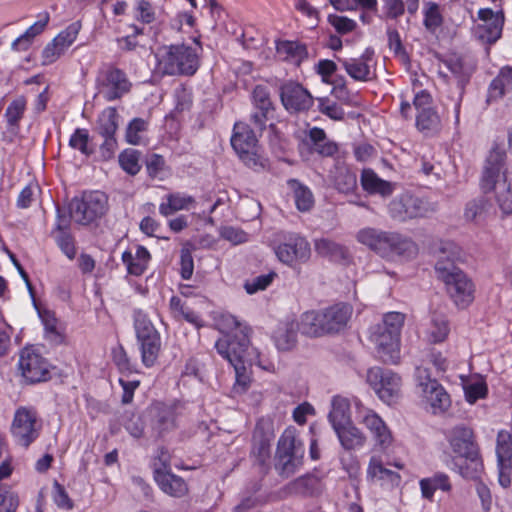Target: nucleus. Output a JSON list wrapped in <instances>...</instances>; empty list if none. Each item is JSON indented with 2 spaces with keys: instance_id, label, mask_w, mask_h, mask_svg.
Wrapping results in <instances>:
<instances>
[{
  "instance_id": "6e6d98bb",
  "label": "nucleus",
  "mask_w": 512,
  "mask_h": 512,
  "mask_svg": "<svg viewBox=\"0 0 512 512\" xmlns=\"http://www.w3.org/2000/svg\"><path fill=\"white\" fill-rule=\"evenodd\" d=\"M81 27V23L75 21L59 32L53 40L60 46V49L66 51L77 39Z\"/></svg>"
},
{
  "instance_id": "2f4dec72",
  "label": "nucleus",
  "mask_w": 512,
  "mask_h": 512,
  "mask_svg": "<svg viewBox=\"0 0 512 512\" xmlns=\"http://www.w3.org/2000/svg\"><path fill=\"white\" fill-rule=\"evenodd\" d=\"M360 184L362 189L370 195L389 197L395 190V185L380 178L371 168H364L361 171Z\"/></svg>"
},
{
  "instance_id": "e2e57ef3",
  "label": "nucleus",
  "mask_w": 512,
  "mask_h": 512,
  "mask_svg": "<svg viewBox=\"0 0 512 512\" xmlns=\"http://www.w3.org/2000/svg\"><path fill=\"white\" fill-rule=\"evenodd\" d=\"M489 201L484 196L469 201L466 205L464 216L467 220L475 221L481 217L488 209Z\"/></svg>"
},
{
  "instance_id": "4d7b16f0",
  "label": "nucleus",
  "mask_w": 512,
  "mask_h": 512,
  "mask_svg": "<svg viewBox=\"0 0 512 512\" xmlns=\"http://www.w3.org/2000/svg\"><path fill=\"white\" fill-rule=\"evenodd\" d=\"M327 22L339 35H347L357 28V22L354 19L334 13L327 16Z\"/></svg>"
},
{
  "instance_id": "4468645a",
  "label": "nucleus",
  "mask_w": 512,
  "mask_h": 512,
  "mask_svg": "<svg viewBox=\"0 0 512 512\" xmlns=\"http://www.w3.org/2000/svg\"><path fill=\"white\" fill-rule=\"evenodd\" d=\"M357 407V419L369 431L374 442V448L386 452L394 444V435L386 422L374 410L365 408L360 401H355Z\"/></svg>"
},
{
  "instance_id": "3c124183",
  "label": "nucleus",
  "mask_w": 512,
  "mask_h": 512,
  "mask_svg": "<svg viewBox=\"0 0 512 512\" xmlns=\"http://www.w3.org/2000/svg\"><path fill=\"white\" fill-rule=\"evenodd\" d=\"M495 190V201L502 217L512 215V186L510 182L499 183Z\"/></svg>"
},
{
  "instance_id": "09e8293b",
  "label": "nucleus",
  "mask_w": 512,
  "mask_h": 512,
  "mask_svg": "<svg viewBox=\"0 0 512 512\" xmlns=\"http://www.w3.org/2000/svg\"><path fill=\"white\" fill-rule=\"evenodd\" d=\"M444 22L440 5L433 1L425 3L423 10V25L429 32L434 33Z\"/></svg>"
},
{
  "instance_id": "f8f14e48",
  "label": "nucleus",
  "mask_w": 512,
  "mask_h": 512,
  "mask_svg": "<svg viewBox=\"0 0 512 512\" xmlns=\"http://www.w3.org/2000/svg\"><path fill=\"white\" fill-rule=\"evenodd\" d=\"M96 87L106 101L112 102L129 93L132 83L123 69L114 64H107L98 72Z\"/></svg>"
},
{
  "instance_id": "20e7f679",
  "label": "nucleus",
  "mask_w": 512,
  "mask_h": 512,
  "mask_svg": "<svg viewBox=\"0 0 512 512\" xmlns=\"http://www.w3.org/2000/svg\"><path fill=\"white\" fill-rule=\"evenodd\" d=\"M352 313V306L343 302L322 310L306 311L301 315L298 329L308 337L339 333L347 326Z\"/></svg>"
},
{
  "instance_id": "a211bd4d",
  "label": "nucleus",
  "mask_w": 512,
  "mask_h": 512,
  "mask_svg": "<svg viewBox=\"0 0 512 512\" xmlns=\"http://www.w3.org/2000/svg\"><path fill=\"white\" fill-rule=\"evenodd\" d=\"M506 157V151L497 144L489 151L480 179V188L483 193L487 194L494 190L500 179L502 183L508 182Z\"/></svg>"
},
{
  "instance_id": "c85d7f7f",
  "label": "nucleus",
  "mask_w": 512,
  "mask_h": 512,
  "mask_svg": "<svg viewBox=\"0 0 512 512\" xmlns=\"http://www.w3.org/2000/svg\"><path fill=\"white\" fill-rule=\"evenodd\" d=\"M333 188L342 194H353L357 190V175L353 169L340 158L335 163L328 175Z\"/></svg>"
},
{
  "instance_id": "f3484780",
  "label": "nucleus",
  "mask_w": 512,
  "mask_h": 512,
  "mask_svg": "<svg viewBox=\"0 0 512 512\" xmlns=\"http://www.w3.org/2000/svg\"><path fill=\"white\" fill-rule=\"evenodd\" d=\"M367 382L388 405L395 403L400 396L401 377L391 370L372 367L367 372Z\"/></svg>"
},
{
  "instance_id": "a18cd8bd",
  "label": "nucleus",
  "mask_w": 512,
  "mask_h": 512,
  "mask_svg": "<svg viewBox=\"0 0 512 512\" xmlns=\"http://www.w3.org/2000/svg\"><path fill=\"white\" fill-rule=\"evenodd\" d=\"M118 112L115 107L105 108L97 119V132L100 136H114L118 130Z\"/></svg>"
},
{
  "instance_id": "0e129e2a",
  "label": "nucleus",
  "mask_w": 512,
  "mask_h": 512,
  "mask_svg": "<svg viewBox=\"0 0 512 512\" xmlns=\"http://www.w3.org/2000/svg\"><path fill=\"white\" fill-rule=\"evenodd\" d=\"M465 399L468 403L474 404L479 399H484L488 395V386L485 381H477L468 384L464 388Z\"/></svg>"
},
{
  "instance_id": "e433bc0d",
  "label": "nucleus",
  "mask_w": 512,
  "mask_h": 512,
  "mask_svg": "<svg viewBox=\"0 0 512 512\" xmlns=\"http://www.w3.org/2000/svg\"><path fill=\"white\" fill-rule=\"evenodd\" d=\"M165 199L166 202L159 205V213L165 217L179 210H189L196 203L193 196L181 192L169 193Z\"/></svg>"
},
{
  "instance_id": "4c0bfd02",
  "label": "nucleus",
  "mask_w": 512,
  "mask_h": 512,
  "mask_svg": "<svg viewBox=\"0 0 512 512\" xmlns=\"http://www.w3.org/2000/svg\"><path fill=\"white\" fill-rule=\"evenodd\" d=\"M315 251L318 255L334 262H345L349 259L348 249L335 241L322 238L315 241Z\"/></svg>"
},
{
  "instance_id": "39448f33",
  "label": "nucleus",
  "mask_w": 512,
  "mask_h": 512,
  "mask_svg": "<svg viewBox=\"0 0 512 512\" xmlns=\"http://www.w3.org/2000/svg\"><path fill=\"white\" fill-rule=\"evenodd\" d=\"M155 57L157 68L164 75L192 76L200 66L196 49L186 44L159 47Z\"/></svg>"
},
{
  "instance_id": "de8ad7c7",
  "label": "nucleus",
  "mask_w": 512,
  "mask_h": 512,
  "mask_svg": "<svg viewBox=\"0 0 512 512\" xmlns=\"http://www.w3.org/2000/svg\"><path fill=\"white\" fill-rule=\"evenodd\" d=\"M288 184L293 189L297 209L301 212L310 211L314 206V196L310 188L296 179L289 180Z\"/></svg>"
},
{
  "instance_id": "f03ea898",
  "label": "nucleus",
  "mask_w": 512,
  "mask_h": 512,
  "mask_svg": "<svg viewBox=\"0 0 512 512\" xmlns=\"http://www.w3.org/2000/svg\"><path fill=\"white\" fill-rule=\"evenodd\" d=\"M461 249L454 242H444L435 264L438 278L444 282L447 293L460 308H467L474 301L475 286L472 280L455 263L460 260Z\"/></svg>"
},
{
  "instance_id": "37998d69",
  "label": "nucleus",
  "mask_w": 512,
  "mask_h": 512,
  "mask_svg": "<svg viewBox=\"0 0 512 512\" xmlns=\"http://www.w3.org/2000/svg\"><path fill=\"white\" fill-rule=\"evenodd\" d=\"M449 333L450 325L446 316L434 313L427 330L428 341L434 344L442 343L447 339Z\"/></svg>"
},
{
  "instance_id": "bf43d9fd",
  "label": "nucleus",
  "mask_w": 512,
  "mask_h": 512,
  "mask_svg": "<svg viewBox=\"0 0 512 512\" xmlns=\"http://www.w3.org/2000/svg\"><path fill=\"white\" fill-rule=\"evenodd\" d=\"M317 101L320 113L332 120L340 121L344 119L345 112L337 102L331 101L328 97L317 98Z\"/></svg>"
},
{
  "instance_id": "774afa93",
  "label": "nucleus",
  "mask_w": 512,
  "mask_h": 512,
  "mask_svg": "<svg viewBox=\"0 0 512 512\" xmlns=\"http://www.w3.org/2000/svg\"><path fill=\"white\" fill-rule=\"evenodd\" d=\"M19 507L17 493L0 486V512H16Z\"/></svg>"
},
{
  "instance_id": "5701e85b",
  "label": "nucleus",
  "mask_w": 512,
  "mask_h": 512,
  "mask_svg": "<svg viewBox=\"0 0 512 512\" xmlns=\"http://www.w3.org/2000/svg\"><path fill=\"white\" fill-rule=\"evenodd\" d=\"M280 99L284 108L291 113L308 111L314 104L310 92L295 81H287L281 85Z\"/></svg>"
},
{
  "instance_id": "603ef678",
  "label": "nucleus",
  "mask_w": 512,
  "mask_h": 512,
  "mask_svg": "<svg viewBox=\"0 0 512 512\" xmlns=\"http://www.w3.org/2000/svg\"><path fill=\"white\" fill-rule=\"evenodd\" d=\"M148 126V121L143 118H133L126 128V142L132 145H140L143 142V134L147 132Z\"/></svg>"
},
{
  "instance_id": "864d4df0",
  "label": "nucleus",
  "mask_w": 512,
  "mask_h": 512,
  "mask_svg": "<svg viewBox=\"0 0 512 512\" xmlns=\"http://www.w3.org/2000/svg\"><path fill=\"white\" fill-rule=\"evenodd\" d=\"M171 460L172 456L168 448L165 446H159L151 458L150 466L153 472V477L157 476V472L163 474L171 471Z\"/></svg>"
},
{
  "instance_id": "4be33fe9",
  "label": "nucleus",
  "mask_w": 512,
  "mask_h": 512,
  "mask_svg": "<svg viewBox=\"0 0 512 512\" xmlns=\"http://www.w3.org/2000/svg\"><path fill=\"white\" fill-rule=\"evenodd\" d=\"M154 428L160 435L177 429L186 419V408L179 402H156L152 406Z\"/></svg>"
},
{
  "instance_id": "6ab92c4d",
  "label": "nucleus",
  "mask_w": 512,
  "mask_h": 512,
  "mask_svg": "<svg viewBox=\"0 0 512 512\" xmlns=\"http://www.w3.org/2000/svg\"><path fill=\"white\" fill-rule=\"evenodd\" d=\"M346 74L357 82H370L377 77L375 49L368 46L358 57L338 58Z\"/></svg>"
},
{
  "instance_id": "72a5a7b5",
  "label": "nucleus",
  "mask_w": 512,
  "mask_h": 512,
  "mask_svg": "<svg viewBox=\"0 0 512 512\" xmlns=\"http://www.w3.org/2000/svg\"><path fill=\"white\" fill-rule=\"evenodd\" d=\"M419 487L422 498L429 502L434 501V495L437 490L442 492H450L452 490L450 477L444 472H436L430 477L420 479Z\"/></svg>"
},
{
  "instance_id": "aec40b11",
  "label": "nucleus",
  "mask_w": 512,
  "mask_h": 512,
  "mask_svg": "<svg viewBox=\"0 0 512 512\" xmlns=\"http://www.w3.org/2000/svg\"><path fill=\"white\" fill-rule=\"evenodd\" d=\"M442 62L457 81V94L456 96L449 97V99L452 102L454 124L455 126H458L460 123V112L465 88L471 79L474 69L457 55L448 56Z\"/></svg>"
},
{
  "instance_id": "a19ab883",
  "label": "nucleus",
  "mask_w": 512,
  "mask_h": 512,
  "mask_svg": "<svg viewBox=\"0 0 512 512\" xmlns=\"http://www.w3.org/2000/svg\"><path fill=\"white\" fill-rule=\"evenodd\" d=\"M328 417L333 429L350 424L352 421L349 400L341 396H334Z\"/></svg>"
},
{
  "instance_id": "473e14b6",
  "label": "nucleus",
  "mask_w": 512,
  "mask_h": 512,
  "mask_svg": "<svg viewBox=\"0 0 512 512\" xmlns=\"http://www.w3.org/2000/svg\"><path fill=\"white\" fill-rule=\"evenodd\" d=\"M153 480L163 493L171 497L182 498L189 492L186 481L172 471L163 474L157 472V476H154Z\"/></svg>"
},
{
  "instance_id": "69168bd1",
  "label": "nucleus",
  "mask_w": 512,
  "mask_h": 512,
  "mask_svg": "<svg viewBox=\"0 0 512 512\" xmlns=\"http://www.w3.org/2000/svg\"><path fill=\"white\" fill-rule=\"evenodd\" d=\"M405 321V315L400 312H388L384 315L383 321L378 326L400 335Z\"/></svg>"
},
{
  "instance_id": "338daca9",
  "label": "nucleus",
  "mask_w": 512,
  "mask_h": 512,
  "mask_svg": "<svg viewBox=\"0 0 512 512\" xmlns=\"http://www.w3.org/2000/svg\"><path fill=\"white\" fill-rule=\"evenodd\" d=\"M135 12L136 19L143 24H151L156 19L155 9L152 3L147 0H139Z\"/></svg>"
},
{
  "instance_id": "ddd939ff",
  "label": "nucleus",
  "mask_w": 512,
  "mask_h": 512,
  "mask_svg": "<svg viewBox=\"0 0 512 512\" xmlns=\"http://www.w3.org/2000/svg\"><path fill=\"white\" fill-rule=\"evenodd\" d=\"M414 376L422 399L430 405L433 413L447 411L451 406L450 395L437 379L431 377L429 369L416 367Z\"/></svg>"
},
{
  "instance_id": "7c9ffc66",
  "label": "nucleus",
  "mask_w": 512,
  "mask_h": 512,
  "mask_svg": "<svg viewBox=\"0 0 512 512\" xmlns=\"http://www.w3.org/2000/svg\"><path fill=\"white\" fill-rule=\"evenodd\" d=\"M276 55L279 59L294 67H300L309 57L308 47L298 40L275 41Z\"/></svg>"
},
{
  "instance_id": "dca6fc26",
  "label": "nucleus",
  "mask_w": 512,
  "mask_h": 512,
  "mask_svg": "<svg viewBox=\"0 0 512 512\" xmlns=\"http://www.w3.org/2000/svg\"><path fill=\"white\" fill-rule=\"evenodd\" d=\"M446 438L455 454L469 460L475 466L482 465L479 446L472 428L464 424L456 425L448 431Z\"/></svg>"
},
{
  "instance_id": "7ed1b4c3",
  "label": "nucleus",
  "mask_w": 512,
  "mask_h": 512,
  "mask_svg": "<svg viewBox=\"0 0 512 512\" xmlns=\"http://www.w3.org/2000/svg\"><path fill=\"white\" fill-rule=\"evenodd\" d=\"M356 240L388 261L396 258L410 259L418 254L416 242L397 231L366 227L357 232Z\"/></svg>"
},
{
  "instance_id": "c03bdc74",
  "label": "nucleus",
  "mask_w": 512,
  "mask_h": 512,
  "mask_svg": "<svg viewBox=\"0 0 512 512\" xmlns=\"http://www.w3.org/2000/svg\"><path fill=\"white\" fill-rule=\"evenodd\" d=\"M273 341L280 351L293 349L297 342V332L292 323L279 326L273 334Z\"/></svg>"
},
{
  "instance_id": "680f3d73",
  "label": "nucleus",
  "mask_w": 512,
  "mask_h": 512,
  "mask_svg": "<svg viewBox=\"0 0 512 512\" xmlns=\"http://www.w3.org/2000/svg\"><path fill=\"white\" fill-rule=\"evenodd\" d=\"M57 246L62 253L70 260L76 256L75 239L71 232L52 234Z\"/></svg>"
},
{
  "instance_id": "423d86ee",
  "label": "nucleus",
  "mask_w": 512,
  "mask_h": 512,
  "mask_svg": "<svg viewBox=\"0 0 512 512\" xmlns=\"http://www.w3.org/2000/svg\"><path fill=\"white\" fill-rule=\"evenodd\" d=\"M231 146L243 164L253 171L264 172L270 169L269 159L259 151L254 130L247 123L234 124Z\"/></svg>"
},
{
  "instance_id": "cd10ccee",
  "label": "nucleus",
  "mask_w": 512,
  "mask_h": 512,
  "mask_svg": "<svg viewBox=\"0 0 512 512\" xmlns=\"http://www.w3.org/2000/svg\"><path fill=\"white\" fill-rule=\"evenodd\" d=\"M121 261L127 275L142 277L149 269L152 255L145 246L136 244L122 252Z\"/></svg>"
},
{
  "instance_id": "f704fd0d",
  "label": "nucleus",
  "mask_w": 512,
  "mask_h": 512,
  "mask_svg": "<svg viewBox=\"0 0 512 512\" xmlns=\"http://www.w3.org/2000/svg\"><path fill=\"white\" fill-rule=\"evenodd\" d=\"M37 21L29 26L26 31L12 42L15 51H26L30 48L33 39L40 35L49 23L50 15L47 11L37 15Z\"/></svg>"
},
{
  "instance_id": "f257e3e1",
  "label": "nucleus",
  "mask_w": 512,
  "mask_h": 512,
  "mask_svg": "<svg viewBox=\"0 0 512 512\" xmlns=\"http://www.w3.org/2000/svg\"><path fill=\"white\" fill-rule=\"evenodd\" d=\"M234 329L224 334L215 343L217 352L227 360L234 368L236 381L234 390L244 393L251 383V367L257 365L266 371L273 369V364H264L260 353L254 349L250 351L251 328L242 326L236 319H232Z\"/></svg>"
},
{
  "instance_id": "6e6552de",
  "label": "nucleus",
  "mask_w": 512,
  "mask_h": 512,
  "mask_svg": "<svg viewBox=\"0 0 512 512\" xmlns=\"http://www.w3.org/2000/svg\"><path fill=\"white\" fill-rule=\"evenodd\" d=\"M108 210V196L100 190H85L79 196L73 197L69 203L71 217L83 226L95 223Z\"/></svg>"
},
{
  "instance_id": "412c9836",
  "label": "nucleus",
  "mask_w": 512,
  "mask_h": 512,
  "mask_svg": "<svg viewBox=\"0 0 512 512\" xmlns=\"http://www.w3.org/2000/svg\"><path fill=\"white\" fill-rule=\"evenodd\" d=\"M433 210L434 208L426 199L408 192L399 195L389 204L391 216L399 221L425 217Z\"/></svg>"
},
{
  "instance_id": "a878e982",
  "label": "nucleus",
  "mask_w": 512,
  "mask_h": 512,
  "mask_svg": "<svg viewBox=\"0 0 512 512\" xmlns=\"http://www.w3.org/2000/svg\"><path fill=\"white\" fill-rule=\"evenodd\" d=\"M274 438L273 423L270 420L260 419L257 421L253 436L251 454L258 464L263 466L270 458L271 441Z\"/></svg>"
},
{
  "instance_id": "0eeeda50",
  "label": "nucleus",
  "mask_w": 512,
  "mask_h": 512,
  "mask_svg": "<svg viewBox=\"0 0 512 512\" xmlns=\"http://www.w3.org/2000/svg\"><path fill=\"white\" fill-rule=\"evenodd\" d=\"M133 326L141 362L144 367L152 368L158 362L161 354V334L149 316L141 309H136L133 312Z\"/></svg>"
},
{
  "instance_id": "8fccbe9b",
  "label": "nucleus",
  "mask_w": 512,
  "mask_h": 512,
  "mask_svg": "<svg viewBox=\"0 0 512 512\" xmlns=\"http://www.w3.org/2000/svg\"><path fill=\"white\" fill-rule=\"evenodd\" d=\"M141 152L133 149L126 148L120 152L118 156V162L123 171L131 176H135L141 170L140 164Z\"/></svg>"
},
{
  "instance_id": "c756f323",
  "label": "nucleus",
  "mask_w": 512,
  "mask_h": 512,
  "mask_svg": "<svg viewBox=\"0 0 512 512\" xmlns=\"http://www.w3.org/2000/svg\"><path fill=\"white\" fill-rule=\"evenodd\" d=\"M367 481L379 483L381 486L399 487L402 482L401 475L384 466L381 456L373 455L370 457L366 469Z\"/></svg>"
},
{
  "instance_id": "052dcab7",
  "label": "nucleus",
  "mask_w": 512,
  "mask_h": 512,
  "mask_svg": "<svg viewBox=\"0 0 512 512\" xmlns=\"http://www.w3.org/2000/svg\"><path fill=\"white\" fill-rule=\"evenodd\" d=\"M112 360L121 373H138L136 365L131 362L126 350L122 345L112 350Z\"/></svg>"
},
{
  "instance_id": "b1692460",
  "label": "nucleus",
  "mask_w": 512,
  "mask_h": 512,
  "mask_svg": "<svg viewBox=\"0 0 512 512\" xmlns=\"http://www.w3.org/2000/svg\"><path fill=\"white\" fill-rule=\"evenodd\" d=\"M432 104V96L425 89L418 91L413 98V106L417 111L416 127L421 132L434 131L440 126V116Z\"/></svg>"
},
{
  "instance_id": "9d476101",
  "label": "nucleus",
  "mask_w": 512,
  "mask_h": 512,
  "mask_svg": "<svg viewBox=\"0 0 512 512\" xmlns=\"http://www.w3.org/2000/svg\"><path fill=\"white\" fill-rule=\"evenodd\" d=\"M42 428V419L35 407L19 406L15 410L10 433L17 446L30 447L40 437Z\"/></svg>"
},
{
  "instance_id": "79ce46f5",
  "label": "nucleus",
  "mask_w": 512,
  "mask_h": 512,
  "mask_svg": "<svg viewBox=\"0 0 512 512\" xmlns=\"http://www.w3.org/2000/svg\"><path fill=\"white\" fill-rule=\"evenodd\" d=\"M39 316L44 327V338L50 343L62 344L65 340V336L59 330V320L55 313L45 309L39 313Z\"/></svg>"
},
{
  "instance_id": "bb28decb",
  "label": "nucleus",
  "mask_w": 512,
  "mask_h": 512,
  "mask_svg": "<svg viewBox=\"0 0 512 512\" xmlns=\"http://www.w3.org/2000/svg\"><path fill=\"white\" fill-rule=\"evenodd\" d=\"M254 112L251 115L253 124L264 130L267 122L273 118L275 107L270 98V92L264 85H256L252 92Z\"/></svg>"
},
{
  "instance_id": "13d9d810",
  "label": "nucleus",
  "mask_w": 512,
  "mask_h": 512,
  "mask_svg": "<svg viewBox=\"0 0 512 512\" xmlns=\"http://www.w3.org/2000/svg\"><path fill=\"white\" fill-rule=\"evenodd\" d=\"M496 456L499 460H512V436L506 430H500L497 434Z\"/></svg>"
},
{
  "instance_id": "58836bf2",
  "label": "nucleus",
  "mask_w": 512,
  "mask_h": 512,
  "mask_svg": "<svg viewBox=\"0 0 512 512\" xmlns=\"http://www.w3.org/2000/svg\"><path fill=\"white\" fill-rule=\"evenodd\" d=\"M334 430L342 447L346 450L361 448L366 441V437L363 432L353 425L352 422L350 424L337 427Z\"/></svg>"
},
{
  "instance_id": "9b49d317",
  "label": "nucleus",
  "mask_w": 512,
  "mask_h": 512,
  "mask_svg": "<svg viewBox=\"0 0 512 512\" xmlns=\"http://www.w3.org/2000/svg\"><path fill=\"white\" fill-rule=\"evenodd\" d=\"M17 365L27 384L47 382L52 377V364L34 345L25 346L20 350Z\"/></svg>"
},
{
  "instance_id": "393cba45",
  "label": "nucleus",
  "mask_w": 512,
  "mask_h": 512,
  "mask_svg": "<svg viewBox=\"0 0 512 512\" xmlns=\"http://www.w3.org/2000/svg\"><path fill=\"white\" fill-rule=\"evenodd\" d=\"M370 339L384 362L397 363L400 353V335L376 325Z\"/></svg>"
},
{
  "instance_id": "1a4fd4ad",
  "label": "nucleus",
  "mask_w": 512,
  "mask_h": 512,
  "mask_svg": "<svg viewBox=\"0 0 512 512\" xmlns=\"http://www.w3.org/2000/svg\"><path fill=\"white\" fill-rule=\"evenodd\" d=\"M304 454V444L298 438L296 428L288 426L277 443L276 459L280 474L287 477L294 474L303 465Z\"/></svg>"
},
{
  "instance_id": "49530a36",
  "label": "nucleus",
  "mask_w": 512,
  "mask_h": 512,
  "mask_svg": "<svg viewBox=\"0 0 512 512\" xmlns=\"http://www.w3.org/2000/svg\"><path fill=\"white\" fill-rule=\"evenodd\" d=\"M27 109V98L24 95L17 96L7 106L4 117L9 128H19Z\"/></svg>"
},
{
  "instance_id": "5fc2aeb1",
  "label": "nucleus",
  "mask_w": 512,
  "mask_h": 512,
  "mask_svg": "<svg viewBox=\"0 0 512 512\" xmlns=\"http://www.w3.org/2000/svg\"><path fill=\"white\" fill-rule=\"evenodd\" d=\"M90 136L86 128H76L69 138L68 145L81 154L89 157L94 150L89 146Z\"/></svg>"
},
{
  "instance_id": "2eb2a0df",
  "label": "nucleus",
  "mask_w": 512,
  "mask_h": 512,
  "mask_svg": "<svg viewBox=\"0 0 512 512\" xmlns=\"http://www.w3.org/2000/svg\"><path fill=\"white\" fill-rule=\"evenodd\" d=\"M274 252L280 262L290 267L307 262L311 256L309 242L297 233L284 234L274 245Z\"/></svg>"
},
{
  "instance_id": "ea45409f",
  "label": "nucleus",
  "mask_w": 512,
  "mask_h": 512,
  "mask_svg": "<svg viewBox=\"0 0 512 512\" xmlns=\"http://www.w3.org/2000/svg\"><path fill=\"white\" fill-rule=\"evenodd\" d=\"M169 310L172 317L176 320H185L186 322L196 326H202L200 315L189 308L186 302L182 301L179 296L173 295L169 300Z\"/></svg>"
},
{
  "instance_id": "c9c22d12",
  "label": "nucleus",
  "mask_w": 512,
  "mask_h": 512,
  "mask_svg": "<svg viewBox=\"0 0 512 512\" xmlns=\"http://www.w3.org/2000/svg\"><path fill=\"white\" fill-rule=\"evenodd\" d=\"M512 91V66H503L488 87L487 101H497Z\"/></svg>"
}]
</instances>
